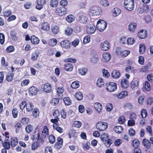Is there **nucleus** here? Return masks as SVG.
<instances>
[{"label":"nucleus","mask_w":153,"mask_h":153,"mask_svg":"<svg viewBox=\"0 0 153 153\" xmlns=\"http://www.w3.org/2000/svg\"><path fill=\"white\" fill-rule=\"evenodd\" d=\"M87 69L85 68H82L78 70V73L82 75H86L87 72Z\"/></svg>","instance_id":"47"},{"label":"nucleus","mask_w":153,"mask_h":153,"mask_svg":"<svg viewBox=\"0 0 153 153\" xmlns=\"http://www.w3.org/2000/svg\"><path fill=\"white\" fill-rule=\"evenodd\" d=\"M43 90L46 93H50L51 91V86L49 83H46L43 86Z\"/></svg>","instance_id":"19"},{"label":"nucleus","mask_w":153,"mask_h":153,"mask_svg":"<svg viewBox=\"0 0 153 153\" xmlns=\"http://www.w3.org/2000/svg\"><path fill=\"white\" fill-rule=\"evenodd\" d=\"M73 32V29L69 26H67L65 28V34L69 36L72 34Z\"/></svg>","instance_id":"24"},{"label":"nucleus","mask_w":153,"mask_h":153,"mask_svg":"<svg viewBox=\"0 0 153 153\" xmlns=\"http://www.w3.org/2000/svg\"><path fill=\"white\" fill-rule=\"evenodd\" d=\"M5 41V36L2 33H0V43L1 45L4 44Z\"/></svg>","instance_id":"64"},{"label":"nucleus","mask_w":153,"mask_h":153,"mask_svg":"<svg viewBox=\"0 0 153 153\" xmlns=\"http://www.w3.org/2000/svg\"><path fill=\"white\" fill-rule=\"evenodd\" d=\"M141 115L143 118L146 117L147 115V110L145 109H143L141 112Z\"/></svg>","instance_id":"54"},{"label":"nucleus","mask_w":153,"mask_h":153,"mask_svg":"<svg viewBox=\"0 0 153 153\" xmlns=\"http://www.w3.org/2000/svg\"><path fill=\"white\" fill-rule=\"evenodd\" d=\"M120 74L118 71L114 70L112 73V77L115 79H117L120 77Z\"/></svg>","instance_id":"32"},{"label":"nucleus","mask_w":153,"mask_h":153,"mask_svg":"<svg viewBox=\"0 0 153 153\" xmlns=\"http://www.w3.org/2000/svg\"><path fill=\"white\" fill-rule=\"evenodd\" d=\"M124 6L125 8L129 11H131L134 9V0H124Z\"/></svg>","instance_id":"3"},{"label":"nucleus","mask_w":153,"mask_h":153,"mask_svg":"<svg viewBox=\"0 0 153 153\" xmlns=\"http://www.w3.org/2000/svg\"><path fill=\"white\" fill-rule=\"evenodd\" d=\"M106 89L110 92H112L115 91L117 88L116 83L114 82H109L106 85Z\"/></svg>","instance_id":"5"},{"label":"nucleus","mask_w":153,"mask_h":153,"mask_svg":"<svg viewBox=\"0 0 153 153\" xmlns=\"http://www.w3.org/2000/svg\"><path fill=\"white\" fill-rule=\"evenodd\" d=\"M50 4L52 7H56L58 5V2L57 0H51Z\"/></svg>","instance_id":"48"},{"label":"nucleus","mask_w":153,"mask_h":153,"mask_svg":"<svg viewBox=\"0 0 153 153\" xmlns=\"http://www.w3.org/2000/svg\"><path fill=\"white\" fill-rule=\"evenodd\" d=\"M64 66L65 70L66 71H72L74 68L73 65L71 63H67Z\"/></svg>","instance_id":"29"},{"label":"nucleus","mask_w":153,"mask_h":153,"mask_svg":"<svg viewBox=\"0 0 153 153\" xmlns=\"http://www.w3.org/2000/svg\"><path fill=\"white\" fill-rule=\"evenodd\" d=\"M107 26V23L105 21L100 19L97 22L96 27L99 31L102 32L105 30Z\"/></svg>","instance_id":"2"},{"label":"nucleus","mask_w":153,"mask_h":153,"mask_svg":"<svg viewBox=\"0 0 153 153\" xmlns=\"http://www.w3.org/2000/svg\"><path fill=\"white\" fill-rule=\"evenodd\" d=\"M79 20L81 23L85 24L87 22L88 19L85 14H83L80 15L79 17Z\"/></svg>","instance_id":"21"},{"label":"nucleus","mask_w":153,"mask_h":153,"mask_svg":"<svg viewBox=\"0 0 153 153\" xmlns=\"http://www.w3.org/2000/svg\"><path fill=\"white\" fill-rule=\"evenodd\" d=\"M128 92L127 91H123L118 94H115L114 96L117 97L118 99H123L128 95Z\"/></svg>","instance_id":"14"},{"label":"nucleus","mask_w":153,"mask_h":153,"mask_svg":"<svg viewBox=\"0 0 153 153\" xmlns=\"http://www.w3.org/2000/svg\"><path fill=\"white\" fill-rule=\"evenodd\" d=\"M114 130L116 132L118 133H120L123 132V128L122 126H117L114 127Z\"/></svg>","instance_id":"40"},{"label":"nucleus","mask_w":153,"mask_h":153,"mask_svg":"<svg viewBox=\"0 0 153 153\" xmlns=\"http://www.w3.org/2000/svg\"><path fill=\"white\" fill-rule=\"evenodd\" d=\"M79 82L78 81H75L72 82L71 85V87L75 89L79 88Z\"/></svg>","instance_id":"41"},{"label":"nucleus","mask_w":153,"mask_h":153,"mask_svg":"<svg viewBox=\"0 0 153 153\" xmlns=\"http://www.w3.org/2000/svg\"><path fill=\"white\" fill-rule=\"evenodd\" d=\"M137 26V24L135 22H132L128 25V29L131 32L134 33L136 31Z\"/></svg>","instance_id":"13"},{"label":"nucleus","mask_w":153,"mask_h":153,"mask_svg":"<svg viewBox=\"0 0 153 153\" xmlns=\"http://www.w3.org/2000/svg\"><path fill=\"white\" fill-rule=\"evenodd\" d=\"M63 100L65 105H69L71 104V100L68 97H65L63 99Z\"/></svg>","instance_id":"43"},{"label":"nucleus","mask_w":153,"mask_h":153,"mask_svg":"<svg viewBox=\"0 0 153 153\" xmlns=\"http://www.w3.org/2000/svg\"><path fill=\"white\" fill-rule=\"evenodd\" d=\"M51 30L52 32L53 33L56 34L59 32V27L57 26H53L51 28Z\"/></svg>","instance_id":"53"},{"label":"nucleus","mask_w":153,"mask_h":153,"mask_svg":"<svg viewBox=\"0 0 153 153\" xmlns=\"http://www.w3.org/2000/svg\"><path fill=\"white\" fill-rule=\"evenodd\" d=\"M66 20L69 22H72L75 19V16L72 14H70L66 17Z\"/></svg>","instance_id":"36"},{"label":"nucleus","mask_w":153,"mask_h":153,"mask_svg":"<svg viewBox=\"0 0 153 153\" xmlns=\"http://www.w3.org/2000/svg\"><path fill=\"white\" fill-rule=\"evenodd\" d=\"M140 145L139 141L137 139H135L133 141L132 146L135 148L138 146Z\"/></svg>","instance_id":"62"},{"label":"nucleus","mask_w":153,"mask_h":153,"mask_svg":"<svg viewBox=\"0 0 153 153\" xmlns=\"http://www.w3.org/2000/svg\"><path fill=\"white\" fill-rule=\"evenodd\" d=\"M139 53L140 54L143 53L146 51V47L143 44H140L139 45Z\"/></svg>","instance_id":"34"},{"label":"nucleus","mask_w":153,"mask_h":153,"mask_svg":"<svg viewBox=\"0 0 153 153\" xmlns=\"http://www.w3.org/2000/svg\"><path fill=\"white\" fill-rule=\"evenodd\" d=\"M111 55L108 52H105L103 53L101 58V61L103 63L108 62L111 59Z\"/></svg>","instance_id":"8"},{"label":"nucleus","mask_w":153,"mask_h":153,"mask_svg":"<svg viewBox=\"0 0 153 153\" xmlns=\"http://www.w3.org/2000/svg\"><path fill=\"white\" fill-rule=\"evenodd\" d=\"M59 100L57 98H54L52 99L51 101V103L53 105L55 106L58 104Z\"/></svg>","instance_id":"63"},{"label":"nucleus","mask_w":153,"mask_h":153,"mask_svg":"<svg viewBox=\"0 0 153 153\" xmlns=\"http://www.w3.org/2000/svg\"><path fill=\"white\" fill-rule=\"evenodd\" d=\"M130 53V51L128 50H125L121 52L120 56L123 57H126Z\"/></svg>","instance_id":"57"},{"label":"nucleus","mask_w":153,"mask_h":153,"mask_svg":"<svg viewBox=\"0 0 153 153\" xmlns=\"http://www.w3.org/2000/svg\"><path fill=\"white\" fill-rule=\"evenodd\" d=\"M42 135L44 137L48 135V127L45 126L44 127L42 131Z\"/></svg>","instance_id":"38"},{"label":"nucleus","mask_w":153,"mask_h":153,"mask_svg":"<svg viewBox=\"0 0 153 153\" xmlns=\"http://www.w3.org/2000/svg\"><path fill=\"white\" fill-rule=\"evenodd\" d=\"M143 144L146 153H151V151L148 150L151 147V144L149 141L146 139H144L143 140Z\"/></svg>","instance_id":"9"},{"label":"nucleus","mask_w":153,"mask_h":153,"mask_svg":"<svg viewBox=\"0 0 153 153\" xmlns=\"http://www.w3.org/2000/svg\"><path fill=\"white\" fill-rule=\"evenodd\" d=\"M12 13L11 10H8L3 12V14L4 16L6 17H8L10 16Z\"/></svg>","instance_id":"61"},{"label":"nucleus","mask_w":153,"mask_h":153,"mask_svg":"<svg viewBox=\"0 0 153 153\" xmlns=\"http://www.w3.org/2000/svg\"><path fill=\"white\" fill-rule=\"evenodd\" d=\"M39 53L37 51L33 52L32 54L31 59L32 61H35L38 58L39 56Z\"/></svg>","instance_id":"35"},{"label":"nucleus","mask_w":153,"mask_h":153,"mask_svg":"<svg viewBox=\"0 0 153 153\" xmlns=\"http://www.w3.org/2000/svg\"><path fill=\"white\" fill-rule=\"evenodd\" d=\"M53 128L56 129L58 132L62 133L63 132V129L61 127L57 125L53 124Z\"/></svg>","instance_id":"45"},{"label":"nucleus","mask_w":153,"mask_h":153,"mask_svg":"<svg viewBox=\"0 0 153 153\" xmlns=\"http://www.w3.org/2000/svg\"><path fill=\"white\" fill-rule=\"evenodd\" d=\"M136 41L135 39L133 37H129L127 39V43L128 45H132Z\"/></svg>","instance_id":"33"},{"label":"nucleus","mask_w":153,"mask_h":153,"mask_svg":"<svg viewBox=\"0 0 153 153\" xmlns=\"http://www.w3.org/2000/svg\"><path fill=\"white\" fill-rule=\"evenodd\" d=\"M30 41L32 43L35 45L39 44L40 41L39 39L34 36L31 37Z\"/></svg>","instance_id":"23"},{"label":"nucleus","mask_w":153,"mask_h":153,"mask_svg":"<svg viewBox=\"0 0 153 153\" xmlns=\"http://www.w3.org/2000/svg\"><path fill=\"white\" fill-rule=\"evenodd\" d=\"M147 35V31L144 29H141L137 33L138 37L142 39H145Z\"/></svg>","instance_id":"12"},{"label":"nucleus","mask_w":153,"mask_h":153,"mask_svg":"<svg viewBox=\"0 0 153 153\" xmlns=\"http://www.w3.org/2000/svg\"><path fill=\"white\" fill-rule=\"evenodd\" d=\"M40 146V143L39 142H34L32 145V150L36 149Z\"/></svg>","instance_id":"59"},{"label":"nucleus","mask_w":153,"mask_h":153,"mask_svg":"<svg viewBox=\"0 0 153 153\" xmlns=\"http://www.w3.org/2000/svg\"><path fill=\"white\" fill-rule=\"evenodd\" d=\"M60 45L61 47L65 49L70 48L71 46L70 41L67 39L61 41L60 43Z\"/></svg>","instance_id":"10"},{"label":"nucleus","mask_w":153,"mask_h":153,"mask_svg":"<svg viewBox=\"0 0 153 153\" xmlns=\"http://www.w3.org/2000/svg\"><path fill=\"white\" fill-rule=\"evenodd\" d=\"M149 10V7L148 5H145L142 7L138 9V11L140 13H142L144 11H148Z\"/></svg>","instance_id":"30"},{"label":"nucleus","mask_w":153,"mask_h":153,"mask_svg":"<svg viewBox=\"0 0 153 153\" xmlns=\"http://www.w3.org/2000/svg\"><path fill=\"white\" fill-rule=\"evenodd\" d=\"M90 41V36L89 35L85 36L83 39V43L84 44L89 43Z\"/></svg>","instance_id":"56"},{"label":"nucleus","mask_w":153,"mask_h":153,"mask_svg":"<svg viewBox=\"0 0 153 153\" xmlns=\"http://www.w3.org/2000/svg\"><path fill=\"white\" fill-rule=\"evenodd\" d=\"M89 12L92 16H98L102 14V10L101 7L94 6L90 7Z\"/></svg>","instance_id":"1"},{"label":"nucleus","mask_w":153,"mask_h":153,"mask_svg":"<svg viewBox=\"0 0 153 153\" xmlns=\"http://www.w3.org/2000/svg\"><path fill=\"white\" fill-rule=\"evenodd\" d=\"M97 85L99 87H102L104 85V82L102 79L101 78H99L97 81Z\"/></svg>","instance_id":"49"},{"label":"nucleus","mask_w":153,"mask_h":153,"mask_svg":"<svg viewBox=\"0 0 153 153\" xmlns=\"http://www.w3.org/2000/svg\"><path fill=\"white\" fill-rule=\"evenodd\" d=\"M120 85L122 88H126L129 86V82L128 80L125 79H123L121 82Z\"/></svg>","instance_id":"22"},{"label":"nucleus","mask_w":153,"mask_h":153,"mask_svg":"<svg viewBox=\"0 0 153 153\" xmlns=\"http://www.w3.org/2000/svg\"><path fill=\"white\" fill-rule=\"evenodd\" d=\"M57 43V41L56 38H52L50 39L48 42L49 45L51 47L54 46Z\"/></svg>","instance_id":"27"},{"label":"nucleus","mask_w":153,"mask_h":153,"mask_svg":"<svg viewBox=\"0 0 153 153\" xmlns=\"http://www.w3.org/2000/svg\"><path fill=\"white\" fill-rule=\"evenodd\" d=\"M39 110L37 108H35L32 111V114L34 118H36L39 116Z\"/></svg>","instance_id":"51"},{"label":"nucleus","mask_w":153,"mask_h":153,"mask_svg":"<svg viewBox=\"0 0 153 153\" xmlns=\"http://www.w3.org/2000/svg\"><path fill=\"white\" fill-rule=\"evenodd\" d=\"M46 2V0H37V5L36 6V9L40 10L43 8V6Z\"/></svg>","instance_id":"17"},{"label":"nucleus","mask_w":153,"mask_h":153,"mask_svg":"<svg viewBox=\"0 0 153 153\" xmlns=\"http://www.w3.org/2000/svg\"><path fill=\"white\" fill-rule=\"evenodd\" d=\"M33 108V105L32 103L28 102L26 104V108L27 112H30L32 111Z\"/></svg>","instance_id":"31"},{"label":"nucleus","mask_w":153,"mask_h":153,"mask_svg":"<svg viewBox=\"0 0 153 153\" xmlns=\"http://www.w3.org/2000/svg\"><path fill=\"white\" fill-rule=\"evenodd\" d=\"M94 107L97 112L100 114L102 112V105L98 102H96L94 104Z\"/></svg>","instance_id":"18"},{"label":"nucleus","mask_w":153,"mask_h":153,"mask_svg":"<svg viewBox=\"0 0 153 153\" xmlns=\"http://www.w3.org/2000/svg\"><path fill=\"white\" fill-rule=\"evenodd\" d=\"M121 13V10L118 7L114 8L112 11V16L114 17H116Z\"/></svg>","instance_id":"20"},{"label":"nucleus","mask_w":153,"mask_h":153,"mask_svg":"<svg viewBox=\"0 0 153 153\" xmlns=\"http://www.w3.org/2000/svg\"><path fill=\"white\" fill-rule=\"evenodd\" d=\"M111 46L109 42L107 41H105L101 43L100 48L102 51H106L110 49Z\"/></svg>","instance_id":"6"},{"label":"nucleus","mask_w":153,"mask_h":153,"mask_svg":"<svg viewBox=\"0 0 153 153\" xmlns=\"http://www.w3.org/2000/svg\"><path fill=\"white\" fill-rule=\"evenodd\" d=\"M15 48L14 47L13 45H10L6 49V51L8 53H10L14 51Z\"/></svg>","instance_id":"52"},{"label":"nucleus","mask_w":153,"mask_h":153,"mask_svg":"<svg viewBox=\"0 0 153 153\" xmlns=\"http://www.w3.org/2000/svg\"><path fill=\"white\" fill-rule=\"evenodd\" d=\"M73 126L77 128H79L82 125V123L79 121H74L73 123Z\"/></svg>","instance_id":"55"},{"label":"nucleus","mask_w":153,"mask_h":153,"mask_svg":"<svg viewBox=\"0 0 153 153\" xmlns=\"http://www.w3.org/2000/svg\"><path fill=\"white\" fill-rule=\"evenodd\" d=\"M100 4L102 7H106L110 6V4L107 0H100Z\"/></svg>","instance_id":"28"},{"label":"nucleus","mask_w":153,"mask_h":153,"mask_svg":"<svg viewBox=\"0 0 153 153\" xmlns=\"http://www.w3.org/2000/svg\"><path fill=\"white\" fill-rule=\"evenodd\" d=\"M3 147L5 149H9L10 148V144L8 139H6L4 143L2 144Z\"/></svg>","instance_id":"42"},{"label":"nucleus","mask_w":153,"mask_h":153,"mask_svg":"<svg viewBox=\"0 0 153 153\" xmlns=\"http://www.w3.org/2000/svg\"><path fill=\"white\" fill-rule=\"evenodd\" d=\"M33 126L29 124L26 126L25 128V130L27 133H30L33 131Z\"/></svg>","instance_id":"37"},{"label":"nucleus","mask_w":153,"mask_h":153,"mask_svg":"<svg viewBox=\"0 0 153 153\" xmlns=\"http://www.w3.org/2000/svg\"><path fill=\"white\" fill-rule=\"evenodd\" d=\"M57 93L59 95L62 94L64 91V88L62 86L57 87L56 88Z\"/></svg>","instance_id":"46"},{"label":"nucleus","mask_w":153,"mask_h":153,"mask_svg":"<svg viewBox=\"0 0 153 153\" xmlns=\"http://www.w3.org/2000/svg\"><path fill=\"white\" fill-rule=\"evenodd\" d=\"M63 139L60 137H58L57 140V142L55 144V146L58 149H60L62 146Z\"/></svg>","instance_id":"26"},{"label":"nucleus","mask_w":153,"mask_h":153,"mask_svg":"<svg viewBox=\"0 0 153 153\" xmlns=\"http://www.w3.org/2000/svg\"><path fill=\"white\" fill-rule=\"evenodd\" d=\"M79 39L78 38H76L72 42L71 44L75 47L79 45Z\"/></svg>","instance_id":"60"},{"label":"nucleus","mask_w":153,"mask_h":153,"mask_svg":"<svg viewBox=\"0 0 153 153\" xmlns=\"http://www.w3.org/2000/svg\"><path fill=\"white\" fill-rule=\"evenodd\" d=\"M74 97L76 99L79 100H82L83 98L82 94L81 92L79 91L76 93Z\"/></svg>","instance_id":"39"},{"label":"nucleus","mask_w":153,"mask_h":153,"mask_svg":"<svg viewBox=\"0 0 153 153\" xmlns=\"http://www.w3.org/2000/svg\"><path fill=\"white\" fill-rule=\"evenodd\" d=\"M139 85V82L137 80H133L131 82V87L133 89L137 88Z\"/></svg>","instance_id":"25"},{"label":"nucleus","mask_w":153,"mask_h":153,"mask_svg":"<svg viewBox=\"0 0 153 153\" xmlns=\"http://www.w3.org/2000/svg\"><path fill=\"white\" fill-rule=\"evenodd\" d=\"M67 9L63 7H58L56 8L55 13L58 15L62 16L66 14Z\"/></svg>","instance_id":"7"},{"label":"nucleus","mask_w":153,"mask_h":153,"mask_svg":"<svg viewBox=\"0 0 153 153\" xmlns=\"http://www.w3.org/2000/svg\"><path fill=\"white\" fill-rule=\"evenodd\" d=\"M96 126L97 129L99 131H102L105 130L108 128L107 123L103 121H99L96 123Z\"/></svg>","instance_id":"4"},{"label":"nucleus","mask_w":153,"mask_h":153,"mask_svg":"<svg viewBox=\"0 0 153 153\" xmlns=\"http://www.w3.org/2000/svg\"><path fill=\"white\" fill-rule=\"evenodd\" d=\"M96 29L95 26L93 25H88L87 26L86 31L89 34H92L94 33Z\"/></svg>","instance_id":"11"},{"label":"nucleus","mask_w":153,"mask_h":153,"mask_svg":"<svg viewBox=\"0 0 153 153\" xmlns=\"http://www.w3.org/2000/svg\"><path fill=\"white\" fill-rule=\"evenodd\" d=\"M18 139L16 137H13L11 138V144L12 146H15L17 145L18 143Z\"/></svg>","instance_id":"50"},{"label":"nucleus","mask_w":153,"mask_h":153,"mask_svg":"<svg viewBox=\"0 0 153 153\" xmlns=\"http://www.w3.org/2000/svg\"><path fill=\"white\" fill-rule=\"evenodd\" d=\"M14 74L12 73H9L7 74L6 76L7 80L8 82L11 81L13 79Z\"/></svg>","instance_id":"58"},{"label":"nucleus","mask_w":153,"mask_h":153,"mask_svg":"<svg viewBox=\"0 0 153 153\" xmlns=\"http://www.w3.org/2000/svg\"><path fill=\"white\" fill-rule=\"evenodd\" d=\"M108 137V134L107 133H103L100 136L101 140L103 142H106Z\"/></svg>","instance_id":"44"},{"label":"nucleus","mask_w":153,"mask_h":153,"mask_svg":"<svg viewBox=\"0 0 153 153\" xmlns=\"http://www.w3.org/2000/svg\"><path fill=\"white\" fill-rule=\"evenodd\" d=\"M38 91L37 88L35 86H32L28 89L29 94L31 96L35 95Z\"/></svg>","instance_id":"15"},{"label":"nucleus","mask_w":153,"mask_h":153,"mask_svg":"<svg viewBox=\"0 0 153 153\" xmlns=\"http://www.w3.org/2000/svg\"><path fill=\"white\" fill-rule=\"evenodd\" d=\"M40 27L41 30L45 31H48L50 29L49 24L47 22L42 23Z\"/></svg>","instance_id":"16"}]
</instances>
